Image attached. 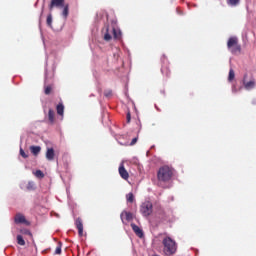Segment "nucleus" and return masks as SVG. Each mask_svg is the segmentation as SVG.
<instances>
[{
    "label": "nucleus",
    "instance_id": "412c9836",
    "mask_svg": "<svg viewBox=\"0 0 256 256\" xmlns=\"http://www.w3.org/2000/svg\"><path fill=\"white\" fill-rule=\"evenodd\" d=\"M239 1H240V0H228L227 3H228V5H230L231 7H235V6L239 5Z\"/></svg>",
    "mask_w": 256,
    "mask_h": 256
},
{
    "label": "nucleus",
    "instance_id": "f03ea898",
    "mask_svg": "<svg viewBox=\"0 0 256 256\" xmlns=\"http://www.w3.org/2000/svg\"><path fill=\"white\" fill-rule=\"evenodd\" d=\"M104 41H111V39H121V30L105 26L102 29Z\"/></svg>",
    "mask_w": 256,
    "mask_h": 256
},
{
    "label": "nucleus",
    "instance_id": "9b49d317",
    "mask_svg": "<svg viewBox=\"0 0 256 256\" xmlns=\"http://www.w3.org/2000/svg\"><path fill=\"white\" fill-rule=\"evenodd\" d=\"M46 159L48 161H53L55 159V150L53 148H48L47 149Z\"/></svg>",
    "mask_w": 256,
    "mask_h": 256
},
{
    "label": "nucleus",
    "instance_id": "4be33fe9",
    "mask_svg": "<svg viewBox=\"0 0 256 256\" xmlns=\"http://www.w3.org/2000/svg\"><path fill=\"white\" fill-rule=\"evenodd\" d=\"M46 23H47L48 27H51V25H53V16L51 14H49L47 16Z\"/></svg>",
    "mask_w": 256,
    "mask_h": 256
},
{
    "label": "nucleus",
    "instance_id": "dca6fc26",
    "mask_svg": "<svg viewBox=\"0 0 256 256\" xmlns=\"http://www.w3.org/2000/svg\"><path fill=\"white\" fill-rule=\"evenodd\" d=\"M30 151L34 155H39L41 153V146H30Z\"/></svg>",
    "mask_w": 256,
    "mask_h": 256
},
{
    "label": "nucleus",
    "instance_id": "f3484780",
    "mask_svg": "<svg viewBox=\"0 0 256 256\" xmlns=\"http://www.w3.org/2000/svg\"><path fill=\"white\" fill-rule=\"evenodd\" d=\"M62 17H64V19L69 17V5L63 6Z\"/></svg>",
    "mask_w": 256,
    "mask_h": 256
},
{
    "label": "nucleus",
    "instance_id": "ddd939ff",
    "mask_svg": "<svg viewBox=\"0 0 256 256\" xmlns=\"http://www.w3.org/2000/svg\"><path fill=\"white\" fill-rule=\"evenodd\" d=\"M121 221L123 222V219H126V221H131L133 219V214L131 212H122L121 215Z\"/></svg>",
    "mask_w": 256,
    "mask_h": 256
},
{
    "label": "nucleus",
    "instance_id": "f257e3e1",
    "mask_svg": "<svg viewBox=\"0 0 256 256\" xmlns=\"http://www.w3.org/2000/svg\"><path fill=\"white\" fill-rule=\"evenodd\" d=\"M157 179L160 183H169L173 179V168L169 166H162L157 172Z\"/></svg>",
    "mask_w": 256,
    "mask_h": 256
},
{
    "label": "nucleus",
    "instance_id": "f8f14e48",
    "mask_svg": "<svg viewBox=\"0 0 256 256\" xmlns=\"http://www.w3.org/2000/svg\"><path fill=\"white\" fill-rule=\"evenodd\" d=\"M243 85L246 91H251V89H255V80H250L249 82L243 81Z\"/></svg>",
    "mask_w": 256,
    "mask_h": 256
},
{
    "label": "nucleus",
    "instance_id": "393cba45",
    "mask_svg": "<svg viewBox=\"0 0 256 256\" xmlns=\"http://www.w3.org/2000/svg\"><path fill=\"white\" fill-rule=\"evenodd\" d=\"M233 79H235V71H233V69H230L228 81H233Z\"/></svg>",
    "mask_w": 256,
    "mask_h": 256
},
{
    "label": "nucleus",
    "instance_id": "7c9ffc66",
    "mask_svg": "<svg viewBox=\"0 0 256 256\" xmlns=\"http://www.w3.org/2000/svg\"><path fill=\"white\" fill-rule=\"evenodd\" d=\"M137 140H138L137 137H136V138H133L132 141H131V143H130V145H135V143H137Z\"/></svg>",
    "mask_w": 256,
    "mask_h": 256
},
{
    "label": "nucleus",
    "instance_id": "c85d7f7f",
    "mask_svg": "<svg viewBox=\"0 0 256 256\" xmlns=\"http://www.w3.org/2000/svg\"><path fill=\"white\" fill-rule=\"evenodd\" d=\"M49 79V73L47 72V69H45V83H47Z\"/></svg>",
    "mask_w": 256,
    "mask_h": 256
},
{
    "label": "nucleus",
    "instance_id": "6ab92c4d",
    "mask_svg": "<svg viewBox=\"0 0 256 256\" xmlns=\"http://www.w3.org/2000/svg\"><path fill=\"white\" fill-rule=\"evenodd\" d=\"M34 175H35V177H37L38 179H43V177H45V174H44L43 171H41V170H36V171L34 172Z\"/></svg>",
    "mask_w": 256,
    "mask_h": 256
},
{
    "label": "nucleus",
    "instance_id": "a211bd4d",
    "mask_svg": "<svg viewBox=\"0 0 256 256\" xmlns=\"http://www.w3.org/2000/svg\"><path fill=\"white\" fill-rule=\"evenodd\" d=\"M126 201L128 203H133V201H135V195H133V192H130L126 195Z\"/></svg>",
    "mask_w": 256,
    "mask_h": 256
},
{
    "label": "nucleus",
    "instance_id": "0eeeda50",
    "mask_svg": "<svg viewBox=\"0 0 256 256\" xmlns=\"http://www.w3.org/2000/svg\"><path fill=\"white\" fill-rule=\"evenodd\" d=\"M53 7H65V0H51V3L49 5L50 11L53 9Z\"/></svg>",
    "mask_w": 256,
    "mask_h": 256
},
{
    "label": "nucleus",
    "instance_id": "2eb2a0df",
    "mask_svg": "<svg viewBox=\"0 0 256 256\" xmlns=\"http://www.w3.org/2000/svg\"><path fill=\"white\" fill-rule=\"evenodd\" d=\"M57 114L63 117V113H65V106L63 103H59L56 107Z\"/></svg>",
    "mask_w": 256,
    "mask_h": 256
},
{
    "label": "nucleus",
    "instance_id": "20e7f679",
    "mask_svg": "<svg viewBox=\"0 0 256 256\" xmlns=\"http://www.w3.org/2000/svg\"><path fill=\"white\" fill-rule=\"evenodd\" d=\"M227 47L232 55H236V53H241V45H239V39H237V37L235 36L229 38L227 42Z\"/></svg>",
    "mask_w": 256,
    "mask_h": 256
},
{
    "label": "nucleus",
    "instance_id": "c756f323",
    "mask_svg": "<svg viewBox=\"0 0 256 256\" xmlns=\"http://www.w3.org/2000/svg\"><path fill=\"white\" fill-rule=\"evenodd\" d=\"M131 122V113H127V123Z\"/></svg>",
    "mask_w": 256,
    "mask_h": 256
},
{
    "label": "nucleus",
    "instance_id": "2f4dec72",
    "mask_svg": "<svg viewBox=\"0 0 256 256\" xmlns=\"http://www.w3.org/2000/svg\"><path fill=\"white\" fill-rule=\"evenodd\" d=\"M110 95H111V91L105 92L106 97H110Z\"/></svg>",
    "mask_w": 256,
    "mask_h": 256
},
{
    "label": "nucleus",
    "instance_id": "423d86ee",
    "mask_svg": "<svg viewBox=\"0 0 256 256\" xmlns=\"http://www.w3.org/2000/svg\"><path fill=\"white\" fill-rule=\"evenodd\" d=\"M118 171L122 179H124L125 181L129 179V172H127V170L125 169V165L123 164V162L120 164Z\"/></svg>",
    "mask_w": 256,
    "mask_h": 256
},
{
    "label": "nucleus",
    "instance_id": "4468645a",
    "mask_svg": "<svg viewBox=\"0 0 256 256\" xmlns=\"http://www.w3.org/2000/svg\"><path fill=\"white\" fill-rule=\"evenodd\" d=\"M48 120L51 123V125L55 123V111H53V109H49Z\"/></svg>",
    "mask_w": 256,
    "mask_h": 256
},
{
    "label": "nucleus",
    "instance_id": "72a5a7b5",
    "mask_svg": "<svg viewBox=\"0 0 256 256\" xmlns=\"http://www.w3.org/2000/svg\"><path fill=\"white\" fill-rule=\"evenodd\" d=\"M177 13H178L179 15H181V12L179 11V9H177Z\"/></svg>",
    "mask_w": 256,
    "mask_h": 256
},
{
    "label": "nucleus",
    "instance_id": "5701e85b",
    "mask_svg": "<svg viewBox=\"0 0 256 256\" xmlns=\"http://www.w3.org/2000/svg\"><path fill=\"white\" fill-rule=\"evenodd\" d=\"M161 72L163 75H166V77H169L170 72H169V68L162 66Z\"/></svg>",
    "mask_w": 256,
    "mask_h": 256
},
{
    "label": "nucleus",
    "instance_id": "bb28decb",
    "mask_svg": "<svg viewBox=\"0 0 256 256\" xmlns=\"http://www.w3.org/2000/svg\"><path fill=\"white\" fill-rule=\"evenodd\" d=\"M20 155H21V157H23L24 159H27V157H29V156L27 155V153H25V150H23V148H21V147H20Z\"/></svg>",
    "mask_w": 256,
    "mask_h": 256
},
{
    "label": "nucleus",
    "instance_id": "f704fd0d",
    "mask_svg": "<svg viewBox=\"0 0 256 256\" xmlns=\"http://www.w3.org/2000/svg\"><path fill=\"white\" fill-rule=\"evenodd\" d=\"M49 57L46 58V65H47V61H48Z\"/></svg>",
    "mask_w": 256,
    "mask_h": 256
},
{
    "label": "nucleus",
    "instance_id": "a878e982",
    "mask_svg": "<svg viewBox=\"0 0 256 256\" xmlns=\"http://www.w3.org/2000/svg\"><path fill=\"white\" fill-rule=\"evenodd\" d=\"M55 255H61V242H59L58 246L56 247Z\"/></svg>",
    "mask_w": 256,
    "mask_h": 256
},
{
    "label": "nucleus",
    "instance_id": "6e6552de",
    "mask_svg": "<svg viewBox=\"0 0 256 256\" xmlns=\"http://www.w3.org/2000/svg\"><path fill=\"white\" fill-rule=\"evenodd\" d=\"M76 229H78L79 237H83V221L81 218H77L75 221Z\"/></svg>",
    "mask_w": 256,
    "mask_h": 256
},
{
    "label": "nucleus",
    "instance_id": "39448f33",
    "mask_svg": "<svg viewBox=\"0 0 256 256\" xmlns=\"http://www.w3.org/2000/svg\"><path fill=\"white\" fill-rule=\"evenodd\" d=\"M140 213L142 217H150V215L153 213V203L149 200L144 201L140 205Z\"/></svg>",
    "mask_w": 256,
    "mask_h": 256
},
{
    "label": "nucleus",
    "instance_id": "7ed1b4c3",
    "mask_svg": "<svg viewBox=\"0 0 256 256\" xmlns=\"http://www.w3.org/2000/svg\"><path fill=\"white\" fill-rule=\"evenodd\" d=\"M163 245L165 255L171 256L177 252V243H175V240L171 239V237L164 238Z\"/></svg>",
    "mask_w": 256,
    "mask_h": 256
},
{
    "label": "nucleus",
    "instance_id": "473e14b6",
    "mask_svg": "<svg viewBox=\"0 0 256 256\" xmlns=\"http://www.w3.org/2000/svg\"><path fill=\"white\" fill-rule=\"evenodd\" d=\"M25 233L26 235H31V232L29 230H27Z\"/></svg>",
    "mask_w": 256,
    "mask_h": 256
},
{
    "label": "nucleus",
    "instance_id": "aec40b11",
    "mask_svg": "<svg viewBox=\"0 0 256 256\" xmlns=\"http://www.w3.org/2000/svg\"><path fill=\"white\" fill-rule=\"evenodd\" d=\"M17 243L18 245H21V246L25 245V239H23V236L17 235Z\"/></svg>",
    "mask_w": 256,
    "mask_h": 256
},
{
    "label": "nucleus",
    "instance_id": "cd10ccee",
    "mask_svg": "<svg viewBox=\"0 0 256 256\" xmlns=\"http://www.w3.org/2000/svg\"><path fill=\"white\" fill-rule=\"evenodd\" d=\"M51 93V86H46L45 87V94L49 95Z\"/></svg>",
    "mask_w": 256,
    "mask_h": 256
},
{
    "label": "nucleus",
    "instance_id": "1a4fd4ad",
    "mask_svg": "<svg viewBox=\"0 0 256 256\" xmlns=\"http://www.w3.org/2000/svg\"><path fill=\"white\" fill-rule=\"evenodd\" d=\"M132 231L137 235V237H140V239L144 236L143 229H141L139 226H137L135 223L131 224Z\"/></svg>",
    "mask_w": 256,
    "mask_h": 256
},
{
    "label": "nucleus",
    "instance_id": "b1692460",
    "mask_svg": "<svg viewBox=\"0 0 256 256\" xmlns=\"http://www.w3.org/2000/svg\"><path fill=\"white\" fill-rule=\"evenodd\" d=\"M27 189L28 191H33L35 189V182L33 181L28 182Z\"/></svg>",
    "mask_w": 256,
    "mask_h": 256
},
{
    "label": "nucleus",
    "instance_id": "9d476101",
    "mask_svg": "<svg viewBox=\"0 0 256 256\" xmlns=\"http://www.w3.org/2000/svg\"><path fill=\"white\" fill-rule=\"evenodd\" d=\"M14 221H15L16 225H21L23 223H27V219H25V216L21 213L16 214V216L14 217Z\"/></svg>",
    "mask_w": 256,
    "mask_h": 256
}]
</instances>
